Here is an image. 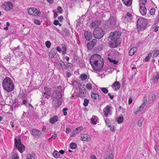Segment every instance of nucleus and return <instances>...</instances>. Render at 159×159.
<instances>
[{
  "label": "nucleus",
  "instance_id": "a19ab883",
  "mask_svg": "<svg viewBox=\"0 0 159 159\" xmlns=\"http://www.w3.org/2000/svg\"><path fill=\"white\" fill-rule=\"evenodd\" d=\"M105 159H114V155L112 153H111Z\"/></svg>",
  "mask_w": 159,
  "mask_h": 159
},
{
  "label": "nucleus",
  "instance_id": "2f4dec72",
  "mask_svg": "<svg viewBox=\"0 0 159 159\" xmlns=\"http://www.w3.org/2000/svg\"><path fill=\"white\" fill-rule=\"evenodd\" d=\"M117 122L119 123H121L123 121V118L122 117H119L118 118H116Z\"/></svg>",
  "mask_w": 159,
  "mask_h": 159
},
{
  "label": "nucleus",
  "instance_id": "338daca9",
  "mask_svg": "<svg viewBox=\"0 0 159 159\" xmlns=\"http://www.w3.org/2000/svg\"><path fill=\"white\" fill-rule=\"evenodd\" d=\"M57 50L59 52H61V48L59 47H57Z\"/></svg>",
  "mask_w": 159,
  "mask_h": 159
},
{
  "label": "nucleus",
  "instance_id": "aec40b11",
  "mask_svg": "<svg viewBox=\"0 0 159 159\" xmlns=\"http://www.w3.org/2000/svg\"><path fill=\"white\" fill-rule=\"evenodd\" d=\"M110 107L107 106L106 107L103 109V111L104 112V115L105 117H107L108 115V113L110 111Z\"/></svg>",
  "mask_w": 159,
  "mask_h": 159
},
{
  "label": "nucleus",
  "instance_id": "9d476101",
  "mask_svg": "<svg viewBox=\"0 0 159 159\" xmlns=\"http://www.w3.org/2000/svg\"><path fill=\"white\" fill-rule=\"evenodd\" d=\"M78 88L79 89V97H85L86 94V89L85 88H81V85L79 83H78Z\"/></svg>",
  "mask_w": 159,
  "mask_h": 159
},
{
  "label": "nucleus",
  "instance_id": "a18cd8bd",
  "mask_svg": "<svg viewBox=\"0 0 159 159\" xmlns=\"http://www.w3.org/2000/svg\"><path fill=\"white\" fill-rule=\"evenodd\" d=\"M62 47L63 50V51H62V53L63 54H65L66 52V47L65 45L64 44H63L62 45Z\"/></svg>",
  "mask_w": 159,
  "mask_h": 159
},
{
  "label": "nucleus",
  "instance_id": "37998d69",
  "mask_svg": "<svg viewBox=\"0 0 159 159\" xmlns=\"http://www.w3.org/2000/svg\"><path fill=\"white\" fill-rule=\"evenodd\" d=\"M147 0H139V4L145 5Z\"/></svg>",
  "mask_w": 159,
  "mask_h": 159
},
{
  "label": "nucleus",
  "instance_id": "b1692460",
  "mask_svg": "<svg viewBox=\"0 0 159 159\" xmlns=\"http://www.w3.org/2000/svg\"><path fill=\"white\" fill-rule=\"evenodd\" d=\"M123 3L126 6H130L132 3V0H122Z\"/></svg>",
  "mask_w": 159,
  "mask_h": 159
},
{
  "label": "nucleus",
  "instance_id": "bb28decb",
  "mask_svg": "<svg viewBox=\"0 0 159 159\" xmlns=\"http://www.w3.org/2000/svg\"><path fill=\"white\" fill-rule=\"evenodd\" d=\"M13 154L11 159H20L19 156H18L17 152L13 151Z\"/></svg>",
  "mask_w": 159,
  "mask_h": 159
},
{
  "label": "nucleus",
  "instance_id": "c03bdc74",
  "mask_svg": "<svg viewBox=\"0 0 159 159\" xmlns=\"http://www.w3.org/2000/svg\"><path fill=\"white\" fill-rule=\"evenodd\" d=\"M155 11V9L153 8H152L150 11V14L151 15H153L154 14Z\"/></svg>",
  "mask_w": 159,
  "mask_h": 159
},
{
  "label": "nucleus",
  "instance_id": "13d9d810",
  "mask_svg": "<svg viewBox=\"0 0 159 159\" xmlns=\"http://www.w3.org/2000/svg\"><path fill=\"white\" fill-rule=\"evenodd\" d=\"M58 19L59 21L61 22L63 19V16H61L58 18Z\"/></svg>",
  "mask_w": 159,
  "mask_h": 159
},
{
  "label": "nucleus",
  "instance_id": "69168bd1",
  "mask_svg": "<svg viewBox=\"0 0 159 159\" xmlns=\"http://www.w3.org/2000/svg\"><path fill=\"white\" fill-rule=\"evenodd\" d=\"M71 129L69 128H67L66 129V132L67 133H69L71 131Z\"/></svg>",
  "mask_w": 159,
  "mask_h": 159
},
{
  "label": "nucleus",
  "instance_id": "423d86ee",
  "mask_svg": "<svg viewBox=\"0 0 159 159\" xmlns=\"http://www.w3.org/2000/svg\"><path fill=\"white\" fill-rule=\"evenodd\" d=\"M14 140L16 148L18 149L21 153H22L25 150V146L21 143L20 139H17L15 138Z\"/></svg>",
  "mask_w": 159,
  "mask_h": 159
},
{
  "label": "nucleus",
  "instance_id": "09e8293b",
  "mask_svg": "<svg viewBox=\"0 0 159 159\" xmlns=\"http://www.w3.org/2000/svg\"><path fill=\"white\" fill-rule=\"evenodd\" d=\"M108 127L110 128V130L112 132H115V127L114 126L112 127L111 125H108Z\"/></svg>",
  "mask_w": 159,
  "mask_h": 159
},
{
  "label": "nucleus",
  "instance_id": "8fccbe9b",
  "mask_svg": "<svg viewBox=\"0 0 159 159\" xmlns=\"http://www.w3.org/2000/svg\"><path fill=\"white\" fill-rule=\"evenodd\" d=\"M86 87L87 89H91L92 88V87L91 84L88 83L86 85Z\"/></svg>",
  "mask_w": 159,
  "mask_h": 159
},
{
  "label": "nucleus",
  "instance_id": "f8f14e48",
  "mask_svg": "<svg viewBox=\"0 0 159 159\" xmlns=\"http://www.w3.org/2000/svg\"><path fill=\"white\" fill-rule=\"evenodd\" d=\"M143 102L142 105L140 106L139 108H138V110L134 112V113L135 114H137V112H140L143 109L144 107L145 106L147 102V98L146 97H144L143 98Z\"/></svg>",
  "mask_w": 159,
  "mask_h": 159
},
{
  "label": "nucleus",
  "instance_id": "680f3d73",
  "mask_svg": "<svg viewBox=\"0 0 159 159\" xmlns=\"http://www.w3.org/2000/svg\"><path fill=\"white\" fill-rule=\"evenodd\" d=\"M43 96L45 98H48V97L50 96H47V95L46 94L45 92H44L43 94Z\"/></svg>",
  "mask_w": 159,
  "mask_h": 159
},
{
  "label": "nucleus",
  "instance_id": "e433bc0d",
  "mask_svg": "<svg viewBox=\"0 0 159 159\" xmlns=\"http://www.w3.org/2000/svg\"><path fill=\"white\" fill-rule=\"evenodd\" d=\"M59 64L60 66L61 67L62 69H65L66 68V66L64 62L61 61L59 63Z\"/></svg>",
  "mask_w": 159,
  "mask_h": 159
},
{
  "label": "nucleus",
  "instance_id": "774afa93",
  "mask_svg": "<svg viewBox=\"0 0 159 159\" xmlns=\"http://www.w3.org/2000/svg\"><path fill=\"white\" fill-rule=\"evenodd\" d=\"M53 12L54 13V18H56L57 17V16H58L57 14L54 11H53Z\"/></svg>",
  "mask_w": 159,
  "mask_h": 159
},
{
  "label": "nucleus",
  "instance_id": "dca6fc26",
  "mask_svg": "<svg viewBox=\"0 0 159 159\" xmlns=\"http://www.w3.org/2000/svg\"><path fill=\"white\" fill-rule=\"evenodd\" d=\"M101 23V21L100 20H96L91 23L90 27L91 28H98V27L100 25Z\"/></svg>",
  "mask_w": 159,
  "mask_h": 159
},
{
  "label": "nucleus",
  "instance_id": "79ce46f5",
  "mask_svg": "<svg viewBox=\"0 0 159 159\" xmlns=\"http://www.w3.org/2000/svg\"><path fill=\"white\" fill-rule=\"evenodd\" d=\"M57 12L60 14L62 13L63 11V10L62 8L60 6L57 7Z\"/></svg>",
  "mask_w": 159,
  "mask_h": 159
},
{
  "label": "nucleus",
  "instance_id": "72a5a7b5",
  "mask_svg": "<svg viewBox=\"0 0 159 159\" xmlns=\"http://www.w3.org/2000/svg\"><path fill=\"white\" fill-rule=\"evenodd\" d=\"M152 53H150L148 54V56H147L145 58V61H148L152 57Z\"/></svg>",
  "mask_w": 159,
  "mask_h": 159
},
{
  "label": "nucleus",
  "instance_id": "c756f323",
  "mask_svg": "<svg viewBox=\"0 0 159 159\" xmlns=\"http://www.w3.org/2000/svg\"><path fill=\"white\" fill-rule=\"evenodd\" d=\"M70 146L71 149H75L77 147V145L74 143H72L70 144Z\"/></svg>",
  "mask_w": 159,
  "mask_h": 159
},
{
  "label": "nucleus",
  "instance_id": "7ed1b4c3",
  "mask_svg": "<svg viewBox=\"0 0 159 159\" xmlns=\"http://www.w3.org/2000/svg\"><path fill=\"white\" fill-rule=\"evenodd\" d=\"M121 36V33L119 31L111 32L110 34V38L111 40L109 43V45L111 48L117 46L120 43L119 38Z\"/></svg>",
  "mask_w": 159,
  "mask_h": 159
},
{
  "label": "nucleus",
  "instance_id": "6e6d98bb",
  "mask_svg": "<svg viewBox=\"0 0 159 159\" xmlns=\"http://www.w3.org/2000/svg\"><path fill=\"white\" fill-rule=\"evenodd\" d=\"M59 22L58 20H55L54 21L53 24L55 25H57L58 24H59Z\"/></svg>",
  "mask_w": 159,
  "mask_h": 159
},
{
  "label": "nucleus",
  "instance_id": "2eb2a0df",
  "mask_svg": "<svg viewBox=\"0 0 159 159\" xmlns=\"http://www.w3.org/2000/svg\"><path fill=\"white\" fill-rule=\"evenodd\" d=\"M81 138L82 140L85 141H90L91 139L90 136L86 134H82Z\"/></svg>",
  "mask_w": 159,
  "mask_h": 159
},
{
  "label": "nucleus",
  "instance_id": "4c0bfd02",
  "mask_svg": "<svg viewBox=\"0 0 159 159\" xmlns=\"http://www.w3.org/2000/svg\"><path fill=\"white\" fill-rule=\"evenodd\" d=\"M100 89L102 92L105 93H107L108 92V90L107 88H100Z\"/></svg>",
  "mask_w": 159,
  "mask_h": 159
},
{
  "label": "nucleus",
  "instance_id": "c9c22d12",
  "mask_svg": "<svg viewBox=\"0 0 159 159\" xmlns=\"http://www.w3.org/2000/svg\"><path fill=\"white\" fill-rule=\"evenodd\" d=\"M154 53L153 54V57H155L157 56L159 54V51L156 50H155L154 52Z\"/></svg>",
  "mask_w": 159,
  "mask_h": 159
},
{
  "label": "nucleus",
  "instance_id": "4468645a",
  "mask_svg": "<svg viewBox=\"0 0 159 159\" xmlns=\"http://www.w3.org/2000/svg\"><path fill=\"white\" fill-rule=\"evenodd\" d=\"M97 43L96 39H93L92 41H90L87 44V46L88 49H91Z\"/></svg>",
  "mask_w": 159,
  "mask_h": 159
},
{
  "label": "nucleus",
  "instance_id": "0e129e2a",
  "mask_svg": "<svg viewBox=\"0 0 159 159\" xmlns=\"http://www.w3.org/2000/svg\"><path fill=\"white\" fill-rule=\"evenodd\" d=\"M27 101L25 100H24L23 101V103L27 106Z\"/></svg>",
  "mask_w": 159,
  "mask_h": 159
},
{
  "label": "nucleus",
  "instance_id": "ea45409f",
  "mask_svg": "<svg viewBox=\"0 0 159 159\" xmlns=\"http://www.w3.org/2000/svg\"><path fill=\"white\" fill-rule=\"evenodd\" d=\"M143 119L141 118L138 121V126L140 127L143 123Z\"/></svg>",
  "mask_w": 159,
  "mask_h": 159
},
{
  "label": "nucleus",
  "instance_id": "e2e57ef3",
  "mask_svg": "<svg viewBox=\"0 0 159 159\" xmlns=\"http://www.w3.org/2000/svg\"><path fill=\"white\" fill-rule=\"evenodd\" d=\"M56 137V136H55L53 135H52V137L49 139L48 140H51L52 139H54Z\"/></svg>",
  "mask_w": 159,
  "mask_h": 159
},
{
  "label": "nucleus",
  "instance_id": "412c9836",
  "mask_svg": "<svg viewBox=\"0 0 159 159\" xmlns=\"http://www.w3.org/2000/svg\"><path fill=\"white\" fill-rule=\"evenodd\" d=\"M91 96L93 100H96L98 99L100 100L101 99V98H100L99 95L97 93H91Z\"/></svg>",
  "mask_w": 159,
  "mask_h": 159
},
{
  "label": "nucleus",
  "instance_id": "7c9ffc66",
  "mask_svg": "<svg viewBox=\"0 0 159 159\" xmlns=\"http://www.w3.org/2000/svg\"><path fill=\"white\" fill-rule=\"evenodd\" d=\"M53 156L55 158H58L60 155L58 152L57 151H55L53 153Z\"/></svg>",
  "mask_w": 159,
  "mask_h": 159
},
{
  "label": "nucleus",
  "instance_id": "6e6552de",
  "mask_svg": "<svg viewBox=\"0 0 159 159\" xmlns=\"http://www.w3.org/2000/svg\"><path fill=\"white\" fill-rule=\"evenodd\" d=\"M116 21V18L115 16H111L107 21V26L110 28H113L115 27Z\"/></svg>",
  "mask_w": 159,
  "mask_h": 159
},
{
  "label": "nucleus",
  "instance_id": "cd10ccee",
  "mask_svg": "<svg viewBox=\"0 0 159 159\" xmlns=\"http://www.w3.org/2000/svg\"><path fill=\"white\" fill-rule=\"evenodd\" d=\"M156 98V95L155 94H153L152 95L151 97H150L148 99V102L149 103H151L153 102L155 99Z\"/></svg>",
  "mask_w": 159,
  "mask_h": 159
},
{
  "label": "nucleus",
  "instance_id": "9b49d317",
  "mask_svg": "<svg viewBox=\"0 0 159 159\" xmlns=\"http://www.w3.org/2000/svg\"><path fill=\"white\" fill-rule=\"evenodd\" d=\"M132 19V15L129 12H127L125 16H123L122 19L125 23L130 21Z\"/></svg>",
  "mask_w": 159,
  "mask_h": 159
},
{
  "label": "nucleus",
  "instance_id": "4be33fe9",
  "mask_svg": "<svg viewBox=\"0 0 159 159\" xmlns=\"http://www.w3.org/2000/svg\"><path fill=\"white\" fill-rule=\"evenodd\" d=\"M6 11H9L13 8V5L11 2L6 3Z\"/></svg>",
  "mask_w": 159,
  "mask_h": 159
},
{
  "label": "nucleus",
  "instance_id": "473e14b6",
  "mask_svg": "<svg viewBox=\"0 0 159 159\" xmlns=\"http://www.w3.org/2000/svg\"><path fill=\"white\" fill-rule=\"evenodd\" d=\"M89 102V100L86 98L84 99V102L83 103V105L85 107H86L88 105V103Z\"/></svg>",
  "mask_w": 159,
  "mask_h": 159
},
{
  "label": "nucleus",
  "instance_id": "f03ea898",
  "mask_svg": "<svg viewBox=\"0 0 159 159\" xmlns=\"http://www.w3.org/2000/svg\"><path fill=\"white\" fill-rule=\"evenodd\" d=\"M90 63L93 68L95 70L101 69L103 67L104 61L101 56L95 54L92 55L90 59Z\"/></svg>",
  "mask_w": 159,
  "mask_h": 159
},
{
  "label": "nucleus",
  "instance_id": "f257e3e1",
  "mask_svg": "<svg viewBox=\"0 0 159 159\" xmlns=\"http://www.w3.org/2000/svg\"><path fill=\"white\" fill-rule=\"evenodd\" d=\"M52 98V104L55 108L58 107L61 105L63 102L62 96L61 93V86H57L53 92Z\"/></svg>",
  "mask_w": 159,
  "mask_h": 159
},
{
  "label": "nucleus",
  "instance_id": "a878e982",
  "mask_svg": "<svg viewBox=\"0 0 159 159\" xmlns=\"http://www.w3.org/2000/svg\"><path fill=\"white\" fill-rule=\"evenodd\" d=\"M120 84L119 82H115L114 84V86L115 87V90H117L119 89L120 88Z\"/></svg>",
  "mask_w": 159,
  "mask_h": 159
},
{
  "label": "nucleus",
  "instance_id": "c85d7f7f",
  "mask_svg": "<svg viewBox=\"0 0 159 159\" xmlns=\"http://www.w3.org/2000/svg\"><path fill=\"white\" fill-rule=\"evenodd\" d=\"M82 129V128L81 127H78L74 129L73 130V131L75 133V134H78L80 132Z\"/></svg>",
  "mask_w": 159,
  "mask_h": 159
},
{
  "label": "nucleus",
  "instance_id": "864d4df0",
  "mask_svg": "<svg viewBox=\"0 0 159 159\" xmlns=\"http://www.w3.org/2000/svg\"><path fill=\"white\" fill-rule=\"evenodd\" d=\"M154 148L156 152H157L159 150V148H158V146L157 144L155 145L154 146Z\"/></svg>",
  "mask_w": 159,
  "mask_h": 159
},
{
  "label": "nucleus",
  "instance_id": "603ef678",
  "mask_svg": "<svg viewBox=\"0 0 159 159\" xmlns=\"http://www.w3.org/2000/svg\"><path fill=\"white\" fill-rule=\"evenodd\" d=\"M94 120V119L92 117L91 118V123H92L94 125H95V124H96V121H95Z\"/></svg>",
  "mask_w": 159,
  "mask_h": 159
},
{
  "label": "nucleus",
  "instance_id": "1a4fd4ad",
  "mask_svg": "<svg viewBox=\"0 0 159 159\" xmlns=\"http://www.w3.org/2000/svg\"><path fill=\"white\" fill-rule=\"evenodd\" d=\"M28 11L29 14L34 16H37L39 14V13H40V12L37 9L34 8H29Z\"/></svg>",
  "mask_w": 159,
  "mask_h": 159
},
{
  "label": "nucleus",
  "instance_id": "bf43d9fd",
  "mask_svg": "<svg viewBox=\"0 0 159 159\" xmlns=\"http://www.w3.org/2000/svg\"><path fill=\"white\" fill-rule=\"evenodd\" d=\"M132 99L131 98L129 97L128 101V103L129 104H130L131 103H132Z\"/></svg>",
  "mask_w": 159,
  "mask_h": 159
},
{
  "label": "nucleus",
  "instance_id": "49530a36",
  "mask_svg": "<svg viewBox=\"0 0 159 159\" xmlns=\"http://www.w3.org/2000/svg\"><path fill=\"white\" fill-rule=\"evenodd\" d=\"M108 60L110 61V62H113L114 64H117L118 63L117 61L114 60H113L109 58H108Z\"/></svg>",
  "mask_w": 159,
  "mask_h": 159
},
{
  "label": "nucleus",
  "instance_id": "5fc2aeb1",
  "mask_svg": "<svg viewBox=\"0 0 159 159\" xmlns=\"http://www.w3.org/2000/svg\"><path fill=\"white\" fill-rule=\"evenodd\" d=\"M32 157L31 155L29 154H27L26 156V159H32Z\"/></svg>",
  "mask_w": 159,
  "mask_h": 159
},
{
  "label": "nucleus",
  "instance_id": "39448f33",
  "mask_svg": "<svg viewBox=\"0 0 159 159\" xmlns=\"http://www.w3.org/2000/svg\"><path fill=\"white\" fill-rule=\"evenodd\" d=\"M147 20L144 18H140L137 21V30L138 32L144 30L148 24Z\"/></svg>",
  "mask_w": 159,
  "mask_h": 159
},
{
  "label": "nucleus",
  "instance_id": "3c124183",
  "mask_svg": "<svg viewBox=\"0 0 159 159\" xmlns=\"http://www.w3.org/2000/svg\"><path fill=\"white\" fill-rule=\"evenodd\" d=\"M34 22L35 24L37 25H40L41 24L40 21L37 20H34Z\"/></svg>",
  "mask_w": 159,
  "mask_h": 159
},
{
  "label": "nucleus",
  "instance_id": "052dcab7",
  "mask_svg": "<svg viewBox=\"0 0 159 159\" xmlns=\"http://www.w3.org/2000/svg\"><path fill=\"white\" fill-rule=\"evenodd\" d=\"M108 95L110 97L111 99H112L114 97V95H111L110 93H108Z\"/></svg>",
  "mask_w": 159,
  "mask_h": 159
},
{
  "label": "nucleus",
  "instance_id": "f3484780",
  "mask_svg": "<svg viewBox=\"0 0 159 159\" xmlns=\"http://www.w3.org/2000/svg\"><path fill=\"white\" fill-rule=\"evenodd\" d=\"M159 78V72H157L153 74L152 80L153 82L156 84L158 82Z\"/></svg>",
  "mask_w": 159,
  "mask_h": 159
},
{
  "label": "nucleus",
  "instance_id": "de8ad7c7",
  "mask_svg": "<svg viewBox=\"0 0 159 159\" xmlns=\"http://www.w3.org/2000/svg\"><path fill=\"white\" fill-rule=\"evenodd\" d=\"M45 44L46 47L48 48H50L51 45V43L49 41H47L45 43Z\"/></svg>",
  "mask_w": 159,
  "mask_h": 159
},
{
  "label": "nucleus",
  "instance_id": "5701e85b",
  "mask_svg": "<svg viewBox=\"0 0 159 159\" xmlns=\"http://www.w3.org/2000/svg\"><path fill=\"white\" fill-rule=\"evenodd\" d=\"M137 50V48L136 47H133L131 48L129 52V55L132 56L134 55Z\"/></svg>",
  "mask_w": 159,
  "mask_h": 159
},
{
  "label": "nucleus",
  "instance_id": "4d7b16f0",
  "mask_svg": "<svg viewBox=\"0 0 159 159\" xmlns=\"http://www.w3.org/2000/svg\"><path fill=\"white\" fill-rule=\"evenodd\" d=\"M6 3L2 4L1 6V7L3 9L6 10Z\"/></svg>",
  "mask_w": 159,
  "mask_h": 159
},
{
  "label": "nucleus",
  "instance_id": "20e7f679",
  "mask_svg": "<svg viewBox=\"0 0 159 159\" xmlns=\"http://www.w3.org/2000/svg\"><path fill=\"white\" fill-rule=\"evenodd\" d=\"M2 85L4 89L8 92L12 91L14 89V85L12 80L8 77H6L4 79Z\"/></svg>",
  "mask_w": 159,
  "mask_h": 159
},
{
  "label": "nucleus",
  "instance_id": "393cba45",
  "mask_svg": "<svg viewBox=\"0 0 159 159\" xmlns=\"http://www.w3.org/2000/svg\"><path fill=\"white\" fill-rule=\"evenodd\" d=\"M58 120V118L57 116H55L54 117L51 118L50 119V122L51 123H54Z\"/></svg>",
  "mask_w": 159,
  "mask_h": 159
},
{
  "label": "nucleus",
  "instance_id": "58836bf2",
  "mask_svg": "<svg viewBox=\"0 0 159 159\" xmlns=\"http://www.w3.org/2000/svg\"><path fill=\"white\" fill-rule=\"evenodd\" d=\"M56 53L55 52H53L52 51H51L50 52V55H49V57L51 58H52L55 55Z\"/></svg>",
  "mask_w": 159,
  "mask_h": 159
},
{
  "label": "nucleus",
  "instance_id": "0eeeda50",
  "mask_svg": "<svg viewBox=\"0 0 159 159\" xmlns=\"http://www.w3.org/2000/svg\"><path fill=\"white\" fill-rule=\"evenodd\" d=\"M93 35L96 38L99 39L103 37L104 32L100 28H95L93 30Z\"/></svg>",
  "mask_w": 159,
  "mask_h": 159
},
{
  "label": "nucleus",
  "instance_id": "a211bd4d",
  "mask_svg": "<svg viewBox=\"0 0 159 159\" xmlns=\"http://www.w3.org/2000/svg\"><path fill=\"white\" fill-rule=\"evenodd\" d=\"M85 39L88 40H90L93 37L92 34L89 31H86L84 33Z\"/></svg>",
  "mask_w": 159,
  "mask_h": 159
},
{
  "label": "nucleus",
  "instance_id": "6ab92c4d",
  "mask_svg": "<svg viewBox=\"0 0 159 159\" xmlns=\"http://www.w3.org/2000/svg\"><path fill=\"white\" fill-rule=\"evenodd\" d=\"M32 135L35 137L39 136L42 134L41 132L36 129H34L32 131Z\"/></svg>",
  "mask_w": 159,
  "mask_h": 159
},
{
  "label": "nucleus",
  "instance_id": "f704fd0d",
  "mask_svg": "<svg viewBox=\"0 0 159 159\" xmlns=\"http://www.w3.org/2000/svg\"><path fill=\"white\" fill-rule=\"evenodd\" d=\"M81 79L83 80H85L87 78V75L85 74H83L80 75Z\"/></svg>",
  "mask_w": 159,
  "mask_h": 159
},
{
  "label": "nucleus",
  "instance_id": "ddd939ff",
  "mask_svg": "<svg viewBox=\"0 0 159 159\" xmlns=\"http://www.w3.org/2000/svg\"><path fill=\"white\" fill-rule=\"evenodd\" d=\"M139 11L141 14L143 16L145 15L147 13V10L145 5L139 4Z\"/></svg>",
  "mask_w": 159,
  "mask_h": 159
}]
</instances>
